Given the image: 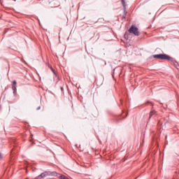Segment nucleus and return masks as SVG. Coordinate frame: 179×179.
<instances>
[{"label": "nucleus", "mask_w": 179, "mask_h": 179, "mask_svg": "<svg viewBox=\"0 0 179 179\" xmlns=\"http://www.w3.org/2000/svg\"><path fill=\"white\" fill-rule=\"evenodd\" d=\"M168 61H171V63L174 65L175 67H176L177 69H178V62H177L174 58L171 57V59H168Z\"/></svg>", "instance_id": "7ed1b4c3"}, {"label": "nucleus", "mask_w": 179, "mask_h": 179, "mask_svg": "<svg viewBox=\"0 0 179 179\" xmlns=\"http://www.w3.org/2000/svg\"><path fill=\"white\" fill-rule=\"evenodd\" d=\"M129 33L134 34V36H139V31L138 27H135L134 25H131L129 29Z\"/></svg>", "instance_id": "f03ea898"}, {"label": "nucleus", "mask_w": 179, "mask_h": 179, "mask_svg": "<svg viewBox=\"0 0 179 179\" xmlns=\"http://www.w3.org/2000/svg\"><path fill=\"white\" fill-rule=\"evenodd\" d=\"M126 16H127V15L123 14V15H122V19H125Z\"/></svg>", "instance_id": "1a4fd4ad"}, {"label": "nucleus", "mask_w": 179, "mask_h": 179, "mask_svg": "<svg viewBox=\"0 0 179 179\" xmlns=\"http://www.w3.org/2000/svg\"><path fill=\"white\" fill-rule=\"evenodd\" d=\"M52 69V72H55L53 69Z\"/></svg>", "instance_id": "f8f14e48"}, {"label": "nucleus", "mask_w": 179, "mask_h": 179, "mask_svg": "<svg viewBox=\"0 0 179 179\" xmlns=\"http://www.w3.org/2000/svg\"><path fill=\"white\" fill-rule=\"evenodd\" d=\"M0 159H2V154L0 152Z\"/></svg>", "instance_id": "9b49d317"}, {"label": "nucleus", "mask_w": 179, "mask_h": 179, "mask_svg": "<svg viewBox=\"0 0 179 179\" xmlns=\"http://www.w3.org/2000/svg\"><path fill=\"white\" fill-rule=\"evenodd\" d=\"M27 179H29V178H27Z\"/></svg>", "instance_id": "ddd939ff"}, {"label": "nucleus", "mask_w": 179, "mask_h": 179, "mask_svg": "<svg viewBox=\"0 0 179 179\" xmlns=\"http://www.w3.org/2000/svg\"><path fill=\"white\" fill-rule=\"evenodd\" d=\"M122 5H123L124 7V14L123 15H127V3H125V0H121Z\"/></svg>", "instance_id": "20e7f679"}, {"label": "nucleus", "mask_w": 179, "mask_h": 179, "mask_svg": "<svg viewBox=\"0 0 179 179\" xmlns=\"http://www.w3.org/2000/svg\"><path fill=\"white\" fill-rule=\"evenodd\" d=\"M153 58H157V59H166L169 61V59H171V57L166 55V54H158V55H153Z\"/></svg>", "instance_id": "f257e3e1"}, {"label": "nucleus", "mask_w": 179, "mask_h": 179, "mask_svg": "<svg viewBox=\"0 0 179 179\" xmlns=\"http://www.w3.org/2000/svg\"><path fill=\"white\" fill-rule=\"evenodd\" d=\"M59 178L60 179H69V178H68V177H66V176H60V177H59Z\"/></svg>", "instance_id": "0eeeda50"}, {"label": "nucleus", "mask_w": 179, "mask_h": 179, "mask_svg": "<svg viewBox=\"0 0 179 179\" xmlns=\"http://www.w3.org/2000/svg\"><path fill=\"white\" fill-rule=\"evenodd\" d=\"M155 114H156V111L155 110H152L150 113V118L151 117H152L153 115H155Z\"/></svg>", "instance_id": "423d86ee"}, {"label": "nucleus", "mask_w": 179, "mask_h": 179, "mask_svg": "<svg viewBox=\"0 0 179 179\" xmlns=\"http://www.w3.org/2000/svg\"><path fill=\"white\" fill-rule=\"evenodd\" d=\"M12 90L13 91V94L16 95V90H17L16 86H12Z\"/></svg>", "instance_id": "39448f33"}, {"label": "nucleus", "mask_w": 179, "mask_h": 179, "mask_svg": "<svg viewBox=\"0 0 179 179\" xmlns=\"http://www.w3.org/2000/svg\"><path fill=\"white\" fill-rule=\"evenodd\" d=\"M41 107L38 106L36 110H41Z\"/></svg>", "instance_id": "9d476101"}, {"label": "nucleus", "mask_w": 179, "mask_h": 179, "mask_svg": "<svg viewBox=\"0 0 179 179\" xmlns=\"http://www.w3.org/2000/svg\"><path fill=\"white\" fill-rule=\"evenodd\" d=\"M17 83L16 80L13 81V85L12 86H16Z\"/></svg>", "instance_id": "6e6552de"}]
</instances>
